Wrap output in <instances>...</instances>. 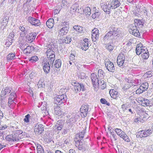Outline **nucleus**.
I'll return each instance as SVG.
<instances>
[{
    "mask_svg": "<svg viewBox=\"0 0 153 153\" xmlns=\"http://www.w3.org/2000/svg\"><path fill=\"white\" fill-rule=\"evenodd\" d=\"M78 12L80 14H82L83 13L86 15H90L91 14V10L90 7H87L84 8L83 11L81 12Z\"/></svg>",
    "mask_w": 153,
    "mask_h": 153,
    "instance_id": "nucleus-27",
    "label": "nucleus"
},
{
    "mask_svg": "<svg viewBox=\"0 0 153 153\" xmlns=\"http://www.w3.org/2000/svg\"><path fill=\"white\" fill-rule=\"evenodd\" d=\"M109 93L111 97L113 99H116L119 96L118 92L114 89H111Z\"/></svg>",
    "mask_w": 153,
    "mask_h": 153,
    "instance_id": "nucleus-20",
    "label": "nucleus"
},
{
    "mask_svg": "<svg viewBox=\"0 0 153 153\" xmlns=\"http://www.w3.org/2000/svg\"><path fill=\"white\" fill-rule=\"evenodd\" d=\"M99 85L100 86V88L102 89H103L105 88L106 86V84L104 82V81H101L100 83H99Z\"/></svg>",
    "mask_w": 153,
    "mask_h": 153,
    "instance_id": "nucleus-43",
    "label": "nucleus"
},
{
    "mask_svg": "<svg viewBox=\"0 0 153 153\" xmlns=\"http://www.w3.org/2000/svg\"><path fill=\"white\" fill-rule=\"evenodd\" d=\"M54 111L55 114L56 115H59L62 114L61 108L59 106L57 105L54 107Z\"/></svg>",
    "mask_w": 153,
    "mask_h": 153,
    "instance_id": "nucleus-30",
    "label": "nucleus"
},
{
    "mask_svg": "<svg viewBox=\"0 0 153 153\" xmlns=\"http://www.w3.org/2000/svg\"><path fill=\"white\" fill-rule=\"evenodd\" d=\"M12 42V41L11 42H10L9 41H7L5 43V45H7V46L8 47L10 45H11V43Z\"/></svg>",
    "mask_w": 153,
    "mask_h": 153,
    "instance_id": "nucleus-62",
    "label": "nucleus"
},
{
    "mask_svg": "<svg viewBox=\"0 0 153 153\" xmlns=\"http://www.w3.org/2000/svg\"><path fill=\"white\" fill-rule=\"evenodd\" d=\"M132 43V40L130 39L129 41L128 42L127 45L128 46L131 45Z\"/></svg>",
    "mask_w": 153,
    "mask_h": 153,
    "instance_id": "nucleus-63",
    "label": "nucleus"
},
{
    "mask_svg": "<svg viewBox=\"0 0 153 153\" xmlns=\"http://www.w3.org/2000/svg\"><path fill=\"white\" fill-rule=\"evenodd\" d=\"M118 33V32L116 30H113L108 32L105 36L104 37V39H110L112 36H117Z\"/></svg>",
    "mask_w": 153,
    "mask_h": 153,
    "instance_id": "nucleus-13",
    "label": "nucleus"
},
{
    "mask_svg": "<svg viewBox=\"0 0 153 153\" xmlns=\"http://www.w3.org/2000/svg\"><path fill=\"white\" fill-rule=\"evenodd\" d=\"M73 28L77 32L79 33H83L82 27L79 25H75L73 27Z\"/></svg>",
    "mask_w": 153,
    "mask_h": 153,
    "instance_id": "nucleus-33",
    "label": "nucleus"
},
{
    "mask_svg": "<svg viewBox=\"0 0 153 153\" xmlns=\"http://www.w3.org/2000/svg\"><path fill=\"white\" fill-rule=\"evenodd\" d=\"M143 47L141 43H139L137 45L136 49V52L137 55H140L141 54V51L143 49Z\"/></svg>",
    "mask_w": 153,
    "mask_h": 153,
    "instance_id": "nucleus-26",
    "label": "nucleus"
},
{
    "mask_svg": "<svg viewBox=\"0 0 153 153\" xmlns=\"http://www.w3.org/2000/svg\"><path fill=\"white\" fill-rule=\"evenodd\" d=\"M140 86L142 87V88H143V89L145 91L148 88L149 85L148 83L146 82L142 84Z\"/></svg>",
    "mask_w": 153,
    "mask_h": 153,
    "instance_id": "nucleus-38",
    "label": "nucleus"
},
{
    "mask_svg": "<svg viewBox=\"0 0 153 153\" xmlns=\"http://www.w3.org/2000/svg\"><path fill=\"white\" fill-rule=\"evenodd\" d=\"M23 131L21 130H17L13 131L12 135H9L6 136V139L9 141H15L21 139V134Z\"/></svg>",
    "mask_w": 153,
    "mask_h": 153,
    "instance_id": "nucleus-1",
    "label": "nucleus"
},
{
    "mask_svg": "<svg viewBox=\"0 0 153 153\" xmlns=\"http://www.w3.org/2000/svg\"><path fill=\"white\" fill-rule=\"evenodd\" d=\"M14 99L10 98H9L8 99V103L9 105L10 106V105H9L10 104H11L13 103H14L13 102V100Z\"/></svg>",
    "mask_w": 153,
    "mask_h": 153,
    "instance_id": "nucleus-57",
    "label": "nucleus"
},
{
    "mask_svg": "<svg viewBox=\"0 0 153 153\" xmlns=\"http://www.w3.org/2000/svg\"><path fill=\"white\" fill-rule=\"evenodd\" d=\"M15 96L16 94L14 92H11L9 98H10L14 99Z\"/></svg>",
    "mask_w": 153,
    "mask_h": 153,
    "instance_id": "nucleus-54",
    "label": "nucleus"
},
{
    "mask_svg": "<svg viewBox=\"0 0 153 153\" xmlns=\"http://www.w3.org/2000/svg\"><path fill=\"white\" fill-rule=\"evenodd\" d=\"M7 126L5 125H4L3 126L0 127V129L1 130H4L7 128Z\"/></svg>",
    "mask_w": 153,
    "mask_h": 153,
    "instance_id": "nucleus-60",
    "label": "nucleus"
},
{
    "mask_svg": "<svg viewBox=\"0 0 153 153\" xmlns=\"http://www.w3.org/2000/svg\"><path fill=\"white\" fill-rule=\"evenodd\" d=\"M34 132L37 134H40L44 131V127L42 125L40 124L36 125L34 129Z\"/></svg>",
    "mask_w": 153,
    "mask_h": 153,
    "instance_id": "nucleus-14",
    "label": "nucleus"
},
{
    "mask_svg": "<svg viewBox=\"0 0 153 153\" xmlns=\"http://www.w3.org/2000/svg\"><path fill=\"white\" fill-rule=\"evenodd\" d=\"M129 33L137 37L140 35V33L138 30L137 29V27H132L129 29Z\"/></svg>",
    "mask_w": 153,
    "mask_h": 153,
    "instance_id": "nucleus-16",
    "label": "nucleus"
},
{
    "mask_svg": "<svg viewBox=\"0 0 153 153\" xmlns=\"http://www.w3.org/2000/svg\"><path fill=\"white\" fill-rule=\"evenodd\" d=\"M111 128L110 127L108 128V130L110 132V133L112 135L113 138L115 139V135L114 134H112V132L111 131Z\"/></svg>",
    "mask_w": 153,
    "mask_h": 153,
    "instance_id": "nucleus-58",
    "label": "nucleus"
},
{
    "mask_svg": "<svg viewBox=\"0 0 153 153\" xmlns=\"http://www.w3.org/2000/svg\"><path fill=\"white\" fill-rule=\"evenodd\" d=\"M64 99L63 95L57 96L55 100V102L57 104L60 105L62 104L64 100Z\"/></svg>",
    "mask_w": 153,
    "mask_h": 153,
    "instance_id": "nucleus-21",
    "label": "nucleus"
},
{
    "mask_svg": "<svg viewBox=\"0 0 153 153\" xmlns=\"http://www.w3.org/2000/svg\"><path fill=\"white\" fill-rule=\"evenodd\" d=\"M144 91L143 89V88L140 86L139 88L136 91V93L137 94H139L142 93Z\"/></svg>",
    "mask_w": 153,
    "mask_h": 153,
    "instance_id": "nucleus-42",
    "label": "nucleus"
},
{
    "mask_svg": "<svg viewBox=\"0 0 153 153\" xmlns=\"http://www.w3.org/2000/svg\"><path fill=\"white\" fill-rule=\"evenodd\" d=\"M69 59L73 61L75 59V56L73 54L71 53L70 57Z\"/></svg>",
    "mask_w": 153,
    "mask_h": 153,
    "instance_id": "nucleus-56",
    "label": "nucleus"
},
{
    "mask_svg": "<svg viewBox=\"0 0 153 153\" xmlns=\"http://www.w3.org/2000/svg\"><path fill=\"white\" fill-rule=\"evenodd\" d=\"M142 57L143 59H146L149 57V53L148 52L141 54Z\"/></svg>",
    "mask_w": 153,
    "mask_h": 153,
    "instance_id": "nucleus-47",
    "label": "nucleus"
},
{
    "mask_svg": "<svg viewBox=\"0 0 153 153\" xmlns=\"http://www.w3.org/2000/svg\"><path fill=\"white\" fill-rule=\"evenodd\" d=\"M38 60V58L36 56H32L30 59L29 60L31 62H34L37 61Z\"/></svg>",
    "mask_w": 153,
    "mask_h": 153,
    "instance_id": "nucleus-41",
    "label": "nucleus"
},
{
    "mask_svg": "<svg viewBox=\"0 0 153 153\" xmlns=\"http://www.w3.org/2000/svg\"><path fill=\"white\" fill-rule=\"evenodd\" d=\"M105 74V73L101 69H100L98 70V76L100 77L101 78L104 76Z\"/></svg>",
    "mask_w": 153,
    "mask_h": 153,
    "instance_id": "nucleus-40",
    "label": "nucleus"
},
{
    "mask_svg": "<svg viewBox=\"0 0 153 153\" xmlns=\"http://www.w3.org/2000/svg\"><path fill=\"white\" fill-rule=\"evenodd\" d=\"M134 22L135 27L139 28L142 27L143 26L142 21L140 19H135Z\"/></svg>",
    "mask_w": 153,
    "mask_h": 153,
    "instance_id": "nucleus-24",
    "label": "nucleus"
},
{
    "mask_svg": "<svg viewBox=\"0 0 153 153\" xmlns=\"http://www.w3.org/2000/svg\"><path fill=\"white\" fill-rule=\"evenodd\" d=\"M105 48L106 49L110 51L114 49L113 46L109 44H106Z\"/></svg>",
    "mask_w": 153,
    "mask_h": 153,
    "instance_id": "nucleus-48",
    "label": "nucleus"
},
{
    "mask_svg": "<svg viewBox=\"0 0 153 153\" xmlns=\"http://www.w3.org/2000/svg\"><path fill=\"white\" fill-rule=\"evenodd\" d=\"M10 91L11 90L8 87H6L4 90H2L1 94V100H2L5 97V95L10 93Z\"/></svg>",
    "mask_w": 153,
    "mask_h": 153,
    "instance_id": "nucleus-19",
    "label": "nucleus"
},
{
    "mask_svg": "<svg viewBox=\"0 0 153 153\" xmlns=\"http://www.w3.org/2000/svg\"><path fill=\"white\" fill-rule=\"evenodd\" d=\"M88 109V106L87 105H82L80 109V114L82 117L87 116Z\"/></svg>",
    "mask_w": 153,
    "mask_h": 153,
    "instance_id": "nucleus-7",
    "label": "nucleus"
},
{
    "mask_svg": "<svg viewBox=\"0 0 153 153\" xmlns=\"http://www.w3.org/2000/svg\"><path fill=\"white\" fill-rule=\"evenodd\" d=\"M44 85V84H43V82L42 81H39L38 82V83L37 84V86L38 88H43Z\"/></svg>",
    "mask_w": 153,
    "mask_h": 153,
    "instance_id": "nucleus-50",
    "label": "nucleus"
},
{
    "mask_svg": "<svg viewBox=\"0 0 153 153\" xmlns=\"http://www.w3.org/2000/svg\"><path fill=\"white\" fill-rule=\"evenodd\" d=\"M36 37V35L34 33H30L27 36V39L30 42H32Z\"/></svg>",
    "mask_w": 153,
    "mask_h": 153,
    "instance_id": "nucleus-25",
    "label": "nucleus"
},
{
    "mask_svg": "<svg viewBox=\"0 0 153 153\" xmlns=\"http://www.w3.org/2000/svg\"><path fill=\"white\" fill-rule=\"evenodd\" d=\"M91 76L92 81L93 84H95L97 81V78L96 74L92 73Z\"/></svg>",
    "mask_w": 153,
    "mask_h": 153,
    "instance_id": "nucleus-32",
    "label": "nucleus"
},
{
    "mask_svg": "<svg viewBox=\"0 0 153 153\" xmlns=\"http://www.w3.org/2000/svg\"><path fill=\"white\" fill-rule=\"evenodd\" d=\"M102 10L106 14H110L111 9H113L109 2L105 3L102 6Z\"/></svg>",
    "mask_w": 153,
    "mask_h": 153,
    "instance_id": "nucleus-8",
    "label": "nucleus"
},
{
    "mask_svg": "<svg viewBox=\"0 0 153 153\" xmlns=\"http://www.w3.org/2000/svg\"><path fill=\"white\" fill-rule=\"evenodd\" d=\"M26 45L25 43H19V48L22 50H23L24 49H25V46Z\"/></svg>",
    "mask_w": 153,
    "mask_h": 153,
    "instance_id": "nucleus-51",
    "label": "nucleus"
},
{
    "mask_svg": "<svg viewBox=\"0 0 153 153\" xmlns=\"http://www.w3.org/2000/svg\"><path fill=\"white\" fill-rule=\"evenodd\" d=\"M74 141L75 142V145L80 150L81 149V148H82V142L80 140H77V138H75Z\"/></svg>",
    "mask_w": 153,
    "mask_h": 153,
    "instance_id": "nucleus-28",
    "label": "nucleus"
},
{
    "mask_svg": "<svg viewBox=\"0 0 153 153\" xmlns=\"http://www.w3.org/2000/svg\"><path fill=\"white\" fill-rule=\"evenodd\" d=\"M37 153H43L42 146L40 145H38L37 147Z\"/></svg>",
    "mask_w": 153,
    "mask_h": 153,
    "instance_id": "nucleus-44",
    "label": "nucleus"
},
{
    "mask_svg": "<svg viewBox=\"0 0 153 153\" xmlns=\"http://www.w3.org/2000/svg\"><path fill=\"white\" fill-rule=\"evenodd\" d=\"M43 69L46 74L48 73L50 69V65L48 62L45 63L43 65Z\"/></svg>",
    "mask_w": 153,
    "mask_h": 153,
    "instance_id": "nucleus-23",
    "label": "nucleus"
},
{
    "mask_svg": "<svg viewBox=\"0 0 153 153\" xmlns=\"http://www.w3.org/2000/svg\"><path fill=\"white\" fill-rule=\"evenodd\" d=\"M3 114L2 112L0 110V120H1V119L3 118Z\"/></svg>",
    "mask_w": 153,
    "mask_h": 153,
    "instance_id": "nucleus-64",
    "label": "nucleus"
},
{
    "mask_svg": "<svg viewBox=\"0 0 153 153\" xmlns=\"http://www.w3.org/2000/svg\"><path fill=\"white\" fill-rule=\"evenodd\" d=\"M84 136V134H83V133L81 132L78 134H77L75 138H77V137H81L82 138Z\"/></svg>",
    "mask_w": 153,
    "mask_h": 153,
    "instance_id": "nucleus-53",
    "label": "nucleus"
},
{
    "mask_svg": "<svg viewBox=\"0 0 153 153\" xmlns=\"http://www.w3.org/2000/svg\"><path fill=\"white\" fill-rule=\"evenodd\" d=\"M48 58L50 62H53L55 59V54L52 55L48 57Z\"/></svg>",
    "mask_w": 153,
    "mask_h": 153,
    "instance_id": "nucleus-49",
    "label": "nucleus"
},
{
    "mask_svg": "<svg viewBox=\"0 0 153 153\" xmlns=\"http://www.w3.org/2000/svg\"><path fill=\"white\" fill-rule=\"evenodd\" d=\"M68 31V28L66 27H65L61 29L59 32V33L62 35H66Z\"/></svg>",
    "mask_w": 153,
    "mask_h": 153,
    "instance_id": "nucleus-34",
    "label": "nucleus"
},
{
    "mask_svg": "<svg viewBox=\"0 0 153 153\" xmlns=\"http://www.w3.org/2000/svg\"><path fill=\"white\" fill-rule=\"evenodd\" d=\"M152 132L153 130L149 129L140 131L137 133L136 137L138 138L146 137L150 135Z\"/></svg>",
    "mask_w": 153,
    "mask_h": 153,
    "instance_id": "nucleus-4",
    "label": "nucleus"
},
{
    "mask_svg": "<svg viewBox=\"0 0 153 153\" xmlns=\"http://www.w3.org/2000/svg\"><path fill=\"white\" fill-rule=\"evenodd\" d=\"M125 55L122 53H120L117 57V62L118 65L121 67L122 66L125 62Z\"/></svg>",
    "mask_w": 153,
    "mask_h": 153,
    "instance_id": "nucleus-9",
    "label": "nucleus"
},
{
    "mask_svg": "<svg viewBox=\"0 0 153 153\" xmlns=\"http://www.w3.org/2000/svg\"><path fill=\"white\" fill-rule=\"evenodd\" d=\"M99 33L97 28H94L92 31L91 38L92 41L96 42L99 39Z\"/></svg>",
    "mask_w": 153,
    "mask_h": 153,
    "instance_id": "nucleus-12",
    "label": "nucleus"
},
{
    "mask_svg": "<svg viewBox=\"0 0 153 153\" xmlns=\"http://www.w3.org/2000/svg\"><path fill=\"white\" fill-rule=\"evenodd\" d=\"M137 101L140 105L144 107H150L152 105L149 100L142 97H138Z\"/></svg>",
    "mask_w": 153,
    "mask_h": 153,
    "instance_id": "nucleus-3",
    "label": "nucleus"
},
{
    "mask_svg": "<svg viewBox=\"0 0 153 153\" xmlns=\"http://www.w3.org/2000/svg\"><path fill=\"white\" fill-rule=\"evenodd\" d=\"M100 15V13L99 12H95L92 15V17L93 19L98 17Z\"/></svg>",
    "mask_w": 153,
    "mask_h": 153,
    "instance_id": "nucleus-46",
    "label": "nucleus"
},
{
    "mask_svg": "<svg viewBox=\"0 0 153 153\" xmlns=\"http://www.w3.org/2000/svg\"><path fill=\"white\" fill-rule=\"evenodd\" d=\"M20 30L22 32H24L25 31V27L23 26H20L19 27Z\"/></svg>",
    "mask_w": 153,
    "mask_h": 153,
    "instance_id": "nucleus-59",
    "label": "nucleus"
},
{
    "mask_svg": "<svg viewBox=\"0 0 153 153\" xmlns=\"http://www.w3.org/2000/svg\"><path fill=\"white\" fill-rule=\"evenodd\" d=\"M105 64L107 69L108 71L114 72L115 68L113 63L110 61H107L105 63Z\"/></svg>",
    "mask_w": 153,
    "mask_h": 153,
    "instance_id": "nucleus-17",
    "label": "nucleus"
},
{
    "mask_svg": "<svg viewBox=\"0 0 153 153\" xmlns=\"http://www.w3.org/2000/svg\"><path fill=\"white\" fill-rule=\"evenodd\" d=\"M126 106L125 104H123L121 106V108L123 111H125L126 108Z\"/></svg>",
    "mask_w": 153,
    "mask_h": 153,
    "instance_id": "nucleus-61",
    "label": "nucleus"
},
{
    "mask_svg": "<svg viewBox=\"0 0 153 153\" xmlns=\"http://www.w3.org/2000/svg\"><path fill=\"white\" fill-rule=\"evenodd\" d=\"M137 116L134 120L135 122H139L143 123L146 121L148 117V114L145 111H141L137 112Z\"/></svg>",
    "mask_w": 153,
    "mask_h": 153,
    "instance_id": "nucleus-2",
    "label": "nucleus"
},
{
    "mask_svg": "<svg viewBox=\"0 0 153 153\" xmlns=\"http://www.w3.org/2000/svg\"><path fill=\"white\" fill-rule=\"evenodd\" d=\"M33 50V47L32 46H28L23 50V51L24 53L28 55Z\"/></svg>",
    "mask_w": 153,
    "mask_h": 153,
    "instance_id": "nucleus-22",
    "label": "nucleus"
},
{
    "mask_svg": "<svg viewBox=\"0 0 153 153\" xmlns=\"http://www.w3.org/2000/svg\"><path fill=\"white\" fill-rule=\"evenodd\" d=\"M74 84V89L76 93L85 90L84 86L83 84L76 82H75Z\"/></svg>",
    "mask_w": 153,
    "mask_h": 153,
    "instance_id": "nucleus-11",
    "label": "nucleus"
},
{
    "mask_svg": "<svg viewBox=\"0 0 153 153\" xmlns=\"http://www.w3.org/2000/svg\"><path fill=\"white\" fill-rule=\"evenodd\" d=\"M100 102L101 103L103 104H106L108 105V103L107 102L106 100L104 98H102L100 100Z\"/></svg>",
    "mask_w": 153,
    "mask_h": 153,
    "instance_id": "nucleus-52",
    "label": "nucleus"
},
{
    "mask_svg": "<svg viewBox=\"0 0 153 153\" xmlns=\"http://www.w3.org/2000/svg\"><path fill=\"white\" fill-rule=\"evenodd\" d=\"M114 131L118 136L125 141L128 142L130 141L129 137L123 131L119 128H116L114 129Z\"/></svg>",
    "mask_w": 153,
    "mask_h": 153,
    "instance_id": "nucleus-5",
    "label": "nucleus"
},
{
    "mask_svg": "<svg viewBox=\"0 0 153 153\" xmlns=\"http://www.w3.org/2000/svg\"><path fill=\"white\" fill-rule=\"evenodd\" d=\"M65 124V121L62 120H60L57 121L54 126V130L60 131L62 129Z\"/></svg>",
    "mask_w": 153,
    "mask_h": 153,
    "instance_id": "nucleus-6",
    "label": "nucleus"
},
{
    "mask_svg": "<svg viewBox=\"0 0 153 153\" xmlns=\"http://www.w3.org/2000/svg\"><path fill=\"white\" fill-rule=\"evenodd\" d=\"M30 116L29 114H27L25 116V117L24 119V121L26 123H28L30 122Z\"/></svg>",
    "mask_w": 153,
    "mask_h": 153,
    "instance_id": "nucleus-45",
    "label": "nucleus"
},
{
    "mask_svg": "<svg viewBox=\"0 0 153 153\" xmlns=\"http://www.w3.org/2000/svg\"><path fill=\"white\" fill-rule=\"evenodd\" d=\"M15 56V54L14 53H9L7 56V59L8 60H10L14 59Z\"/></svg>",
    "mask_w": 153,
    "mask_h": 153,
    "instance_id": "nucleus-39",
    "label": "nucleus"
},
{
    "mask_svg": "<svg viewBox=\"0 0 153 153\" xmlns=\"http://www.w3.org/2000/svg\"><path fill=\"white\" fill-rule=\"evenodd\" d=\"M46 25L49 28H52L54 25V20L53 19H49L46 22Z\"/></svg>",
    "mask_w": 153,
    "mask_h": 153,
    "instance_id": "nucleus-29",
    "label": "nucleus"
},
{
    "mask_svg": "<svg viewBox=\"0 0 153 153\" xmlns=\"http://www.w3.org/2000/svg\"><path fill=\"white\" fill-rule=\"evenodd\" d=\"M145 78H150L153 76V71H149L146 72L143 75Z\"/></svg>",
    "mask_w": 153,
    "mask_h": 153,
    "instance_id": "nucleus-35",
    "label": "nucleus"
},
{
    "mask_svg": "<svg viewBox=\"0 0 153 153\" xmlns=\"http://www.w3.org/2000/svg\"><path fill=\"white\" fill-rule=\"evenodd\" d=\"M89 40L87 38L84 39L81 44V48L85 51L88 49V47Z\"/></svg>",
    "mask_w": 153,
    "mask_h": 153,
    "instance_id": "nucleus-15",
    "label": "nucleus"
},
{
    "mask_svg": "<svg viewBox=\"0 0 153 153\" xmlns=\"http://www.w3.org/2000/svg\"><path fill=\"white\" fill-rule=\"evenodd\" d=\"M28 21L31 25L36 26H39L41 25L39 20L30 16L29 17Z\"/></svg>",
    "mask_w": 153,
    "mask_h": 153,
    "instance_id": "nucleus-10",
    "label": "nucleus"
},
{
    "mask_svg": "<svg viewBox=\"0 0 153 153\" xmlns=\"http://www.w3.org/2000/svg\"><path fill=\"white\" fill-rule=\"evenodd\" d=\"M63 43L68 44L71 41V38L69 36H67L65 38H64L61 39Z\"/></svg>",
    "mask_w": 153,
    "mask_h": 153,
    "instance_id": "nucleus-31",
    "label": "nucleus"
},
{
    "mask_svg": "<svg viewBox=\"0 0 153 153\" xmlns=\"http://www.w3.org/2000/svg\"><path fill=\"white\" fill-rule=\"evenodd\" d=\"M141 51V54H143L145 53H146V52H148V51L147 49L146 48L144 47L143 48V49H142Z\"/></svg>",
    "mask_w": 153,
    "mask_h": 153,
    "instance_id": "nucleus-55",
    "label": "nucleus"
},
{
    "mask_svg": "<svg viewBox=\"0 0 153 153\" xmlns=\"http://www.w3.org/2000/svg\"><path fill=\"white\" fill-rule=\"evenodd\" d=\"M61 64V60L59 59H58L55 61L54 64V66L57 68H59L60 67Z\"/></svg>",
    "mask_w": 153,
    "mask_h": 153,
    "instance_id": "nucleus-36",
    "label": "nucleus"
},
{
    "mask_svg": "<svg viewBox=\"0 0 153 153\" xmlns=\"http://www.w3.org/2000/svg\"><path fill=\"white\" fill-rule=\"evenodd\" d=\"M113 9H115L119 7L121 4L120 1L118 0H112L109 2Z\"/></svg>",
    "mask_w": 153,
    "mask_h": 153,
    "instance_id": "nucleus-18",
    "label": "nucleus"
},
{
    "mask_svg": "<svg viewBox=\"0 0 153 153\" xmlns=\"http://www.w3.org/2000/svg\"><path fill=\"white\" fill-rule=\"evenodd\" d=\"M55 54V53L51 49H49L47 51V57L50 56L52 55Z\"/></svg>",
    "mask_w": 153,
    "mask_h": 153,
    "instance_id": "nucleus-37",
    "label": "nucleus"
}]
</instances>
